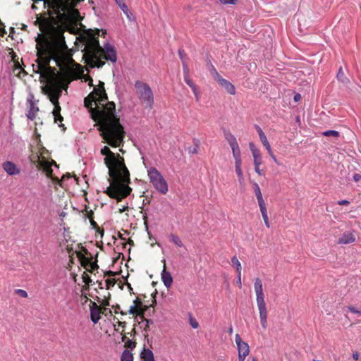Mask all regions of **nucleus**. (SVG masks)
Segmentation results:
<instances>
[{"mask_svg": "<svg viewBox=\"0 0 361 361\" xmlns=\"http://www.w3.org/2000/svg\"><path fill=\"white\" fill-rule=\"evenodd\" d=\"M128 209V206L126 205L123 206L122 208L119 209V213H123L125 211H127Z\"/></svg>", "mask_w": 361, "mask_h": 361, "instance_id": "nucleus-54", "label": "nucleus"}, {"mask_svg": "<svg viewBox=\"0 0 361 361\" xmlns=\"http://www.w3.org/2000/svg\"><path fill=\"white\" fill-rule=\"evenodd\" d=\"M147 309L148 306L143 305L142 302L139 298H136L133 301V305L130 307L128 313L132 315L137 314L140 318H143L144 314Z\"/></svg>", "mask_w": 361, "mask_h": 361, "instance_id": "nucleus-8", "label": "nucleus"}, {"mask_svg": "<svg viewBox=\"0 0 361 361\" xmlns=\"http://www.w3.org/2000/svg\"><path fill=\"white\" fill-rule=\"evenodd\" d=\"M256 130L258 133L259 137L261 136V135H265L262 128L259 126H256Z\"/></svg>", "mask_w": 361, "mask_h": 361, "instance_id": "nucleus-51", "label": "nucleus"}, {"mask_svg": "<svg viewBox=\"0 0 361 361\" xmlns=\"http://www.w3.org/2000/svg\"><path fill=\"white\" fill-rule=\"evenodd\" d=\"M162 262L164 263V266H163V270H162L161 274V281H162L163 283L164 284V286L167 288H170L173 283V277H172L171 273L166 270L165 259H163Z\"/></svg>", "mask_w": 361, "mask_h": 361, "instance_id": "nucleus-12", "label": "nucleus"}, {"mask_svg": "<svg viewBox=\"0 0 361 361\" xmlns=\"http://www.w3.org/2000/svg\"><path fill=\"white\" fill-rule=\"evenodd\" d=\"M38 111V108L35 107L33 104H31L30 109L27 114L29 119L33 120L35 118L36 113Z\"/></svg>", "mask_w": 361, "mask_h": 361, "instance_id": "nucleus-25", "label": "nucleus"}, {"mask_svg": "<svg viewBox=\"0 0 361 361\" xmlns=\"http://www.w3.org/2000/svg\"><path fill=\"white\" fill-rule=\"evenodd\" d=\"M135 88L141 103L146 107L152 109L154 104V96L150 87L147 83L136 81Z\"/></svg>", "mask_w": 361, "mask_h": 361, "instance_id": "nucleus-5", "label": "nucleus"}, {"mask_svg": "<svg viewBox=\"0 0 361 361\" xmlns=\"http://www.w3.org/2000/svg\"><path fill=\"white\" fill-rule=\"evenodd\" d=\"M235 172L237 173L238 178V182L240 185H243L244 183L245 179L243 173V170L240 167H235Z\"/></svg>", "mask_w": 361, "mask_h": 361, "instance_id": "nucleus-28", "label": "nucleus"}, {"mask_svg": "<svg viewBox=\"0 0 361 361\" xmlns=\"http://www.w3.org/2000/svg\"><path fill=\"white\" fill-rule=\"evenodd\" d=\"M353 358L355 360H358L359 358H360V354L357 352L353 353Z\"/></svg>", "mask_w": 361, "mask_h": 361, "instance_id": "nucleus-52", "label": "nucleus"}, {"mask_svg": "<svg viewBox=\"0 0 361 361\" xmlns=\"http://www.w3.org/2000/svg\"><path fill=\"white\" fill-rule=\"evenodd\" d=\"M353 180H354V181H355V182H358V181H360V180H361V175H360V174H359V173H355V174H354V176H353Z\"/></svg>", "mask_w": 361, "mask_h": 361, "instance_id": "nucleus-48", "label": "nucleus"}, {"mask_svg": "<svg viewBox=\"0 0 361 361\" xmlns=\"http://www.w3.org/2000/svg\"><path fill=\"white\" fill-rule=\"evenodd\" d=\"M355 241V237L351 232H346L342 234L338 240V244H350Z\"/></svg>", "mask_w": 361, "mask_h": 361, "instance_id": "nucleus-16", "label": "nucleus"}, {"mask_svg": "<svg viewBox=\"0 0 361 361\" xmlns=\"http://www.w3.org/2000/svg\"><path fill=\"white\" fill-rule=\"evenodd\" d=\"M258 204L259 207V209H260L264 224H265L266 227L269 228H270V224L269 221V217H268V214H267L265 202L258 203Z\"/></svg>", "mask_w": 361, "mask_h": 361, "instance_id": "nucleus-18", "label": "nucleus"}, {"mask_svg": "<svg viewBox=\"0 0 361 361\" xmlns=\"http://www.w3.org/2000/svg\"><path fill=\"white\" fill-rule=\"evenodd\" d=\"M338 204L339 205H348L350 204V202L348 200H340L338 202Z\"/></svg>", "mask_w": 361, "mask_h": 361, "instance_id": "nucleus-50", "label": "nucleus"}, {"mask_svg": "<svg viewBox=\"0 0 361 361\" xmlns=\"http://www.w3.org/2000/svg\"><path fill=\"white\" fill-rule=\"evenodd\" d=\"M233 327H232V326H231L228 328V333L229 334H233Z\"/></svg>", "mask_w": 361, "mask_h": 361, "instance_id": "nucleus-58", "label": "nucleus"}, {"mask_svg": "<svg viewBox=\"0 0 361 361\" xmlns=\"http://www.w3.org/2000/svg\"><path fill=\"white\" fill-rule=\"evenodd\" d=\"M142 361H154V354L152 350L149 349H144L141 353Z\"/></svg>", "mask_w": 361, "mask_h": 361, "instance_id": "nucleus-19", "label": "nucleus"}, {"mask_svg": "<svg viewBox=\"0 0 361 361\" xmlns=\"http://www.w3.org/2000/svg\"><path fill=\"white\" fill-rule=\"evenodd\" d=\"M61 107L56 106L53 110V115L54 116V121L56 123H61L63 121V117L60 114Z\"/></svg>", "mask_w": 361, "mask_h": 361, "instance_id": "nucleus-23", "label": "nucleus"}, {"mask_svg": "<svg viewBox=\"0 0 361 361\" xmlns=\"http://www.w3.org/2000/svg\"><path fill=\"white\" fill-rule=\"evenodd\" d=\"M143 219H144V220L146 221L147 216L145 215V216H143Z\"/></svg>", "mask_w": 361, "mask_h": 361, "instance_id": "nucleus-63", "label": "nucleus"}, {"mask_svg": "<svg viewBox=\"0 0 361 361\" xmlns=\"http://www.w3.org/2000/svg\"><path fill=\"white\" fill-rule=\"evenodd\" d=\"M348 309L350 312H352L353 314H359L360 316H361V306L358 308H355L353 306H349V307H348Z\"/></svg>", "mask_w": 361, "mask_h": 361, "instance_id": "nucleus-34", "label": "nucleus"}, {"mask_svg": "<svg viewBox=\"0 0 361 361\" xmlns=\"http://www.w3.org/2000/svg\"><path fill=\"white\" fill-rule=\"evenodd\" d=\"M183 66L184 75L186 73L188 74L189 69H188V65L185 63V62H183Z\"/></svg>", "mask_w": 361, "mask_h": 361, "instance_id": "nucleus-49", "label": "nucleus"}, {"mask_svg": "<svg viewBox=\"0 0 361 361\" xmlns=\"http://www.w3.org/2000/svg\"><path fill=\"white\" fill-rule=\"evenodd\" d=\"M313 361H321V360H313Z\"/></svg>", "mask_w": 361, "mask_h": 361, "instance_id": "nucleus-64", "label": "nucleus"}, {"mask_svg": "<svg viewBox=\"0 0 361 361\" xmlns=\"http://www.w3.org/2000/svg\"><path fill=\"white\" fill-rule=\"evenodd\" d=\"M41 28L45 32V35H39L35 39L37 63L33 65V69L47 83L44 90L50 102L54 107L60 106L59 99L62 92V87L58 81L55 70L49 66L51 60L53 59L56 66L71 78H77L83 71L81 66L75 63L71 54L67 51L68 47L61 37V32L51 28L47 22L44 23Z\"/></svg>", "mask_w": 361, "mask_h": 361, "instance_id": "nucleus-1", "label": "nucleus"}, {"mask_svg": "<svg viewBox=\"0 0 361 361\" xmlns=\"http://www.w3.org/2000/svg\"><path fill=\"white\" fill-rule=\"evenodd\" d=\"M123 13L126 14V17L128 18V19L130 21H134L135 20V18H134L133 13L129 10V8L127 10V11H124Z\"/></svg>", "mask_w": 361, "mask_h": 361, "instance_id": "nucleus-40", "label": "nucleus"}, {"mask_svg": "<svg viewBox=\"0 0 361 361\" xmlns=\"http://www.w3.org/2000/svg\"><path fill=\"white\" fill-rule=\"evenodd\" d=\"M217 82L230 94L234 95L235 94V87L227 80L221 78Z\"/></svg>", "mask_w": 361, "mask_h": 361, "instance_id": "nucleus-15", "label": "nucleus"}, {"mask_svg": "<svg viewBox=\"0 0 361 361\" xmlns=\"http://www.w3.org/2000/svg\"><path fill=\"white\" fill-rule=\"evenodd\" d=\"M88 80H89V85H92V81H93L92 79V78H89Z\"/></svg>", "mask_w": 361, "mask_h": 361, "instance_id": "nucleus-61", "label": "nucleus"}, {"mask_svg": "<svg viewBox=\"0 0 361 361\" xmlns=\"http://www.w3.org/2000/svg\"><path fill=\"white\" fill-rule=\"evenodd\" d=\"M15 293L22 298H26L28 296L27 293L23 289L15 290Z\"/></svg>", "mask_w": 361, "mask_h": 361, "instance_id": "nucleus-35", "label": "nucleus"}, {"mask_svg": "<svg viewBox=\"0 0 361 361\" xmlns=\"http://www.w3.org/2000/svg\"><path fill=\"white\" fill-rule=\"evenodd\" d=\"M249 145H250V149H251V150H252V149H256V148L255 147V145H254V144H253V143L250 142V143L249 144Z\"/></svg>", "mask_w": 361, "mask_h": 361, "instance_id": "nucleus-60", "label": "nucleus"}, {"mask_svg": "<svg viewBox=\"0 0 361 361\" xmlns=\"http://www.w3.org/2000/svg\"><path fill=\"white\" fill-rule=\"evenodd\" d=\"M133 356L130 351L125 350L121 355V361H133Z\"/></svg>", "mask_w": 361, "mask_h": 361, "instance_id": "nucleus-26", "label": "nucleus"}, {"mask_svg": "<svg viewBox=\"0 0 361 361\" xmlns=\"http://www.w3.org/2000/svg\"><path fill=\"white\" fill-rule=\"evenodd\" d=\"M323 135L326 137H329V136L338 137L339 133L336 130H326L323 133Z\"/></svg>", "mask_w": 361, "mask_h": 361, "instance_id": "nucleus-32", "label": "nucleus"}, {"mask_svg": "<svg viewBox=\"0 0 361 361\" xmlns=\"http://www.w3.org/2000/svg\"><path fill=\"white\" fill-rule=\"evenodd\" d=\"M252 154L254 159V165H261L262 156L259 151L257 149H252Z\"/></svg>", "mask_w": 361, "mask_h": 361, "instance_id": "nucleus-20", "label": "nucleus"}, {"mask_svg": "<svg viewBox=\"0 0 361 361\" xmlns=\"http://www.w3.org/2000/svg\"><path fill=\"white\" fill-rule=\"evenodd\" d=\"M157 294V291L155 290L154 292L152 294V296L153 298V300H152V304L150 305L151 307H154L156 304H157V300H156V295Z\"/></svg>", "mask_w": 361, "mask_h": 361, "instance_id": "nucleus-45", "label": "nucleus"}, {"mask_svg": "<svg viewBox=\"0 0 361 361\" xmlns=\"http://www.w3.org/2000/svg\"><path fill=\"white\" fill-rule=\"evenodd\" d=\"M145 321H146V322H147V325H148L149 324H152V322L151 320H149V319H145Z\"/></svg>", "mask_w": 361, "mask_h": 361, "instance_id": "nucleus-62", "label": "nucleus"}, {"mask_svg": "<svg viewBox=\"0 0 361 361\" xmlns=\"http://www.w3.org/2000/svg\"><path fill=\"white\" fill-rule=\"evenodd\" d=\"M235 341L238 349V361H245L250 353L249 345L242 340L238 334L235 336Z\"/></svg>", "mask_w": 361, "mask_h": 361, "instance_id": "nucleus-7", "label": "nucleus"}, {"mask_svg": "<svg viewBox=\"0 0 361 361\" xmlns=\"http://www.w3.org/2000/svg\"><path fill=\"white\" fill-rule=\"evenodd\" d=\"M300 99H301V95L300 94H296L294 96V101L295 102H298Z\"/></svg>", "mask_w": 361, "mask_h": 361, "instance_id": "nucleus-56", "label": "nucleus"}, {"mask_svg": "<svg viewBox=\"0 0 361 361\" xmlns=\"http://www.w3.org/2000/svg\"><path fill=\"white\" fill-rule=\"evenodd\" d=\"M178 54H179V56H180V58L181 61H182L183 62H185V61H183V56H184V52H183V51H182V50H179V51H178Z\"/></svg>", "mask_w": 361, "mask_h": 361, "instance_id": "nucleus-55", "label": "nucleus"}, {"mask_svg": "<svg viewBox=\"0 0 361 361\" xmlns=\"http://www.w3.org/2000/svg\"><path fill=\"white\" fill-rule=\"evenodd\" d=\"M2 168L9 176H16L20 173V169L13 162L10 161H4L2 164Z\"/></svg>", "mask_w": 361, "mask_h": 361, "instance_id": "nucleus-11", "label": "nucleus"}, {"mask_svg": "<svg viewBox=\"0 0 361 361\" xmlns=\"http://www.w3.org/2000/svg\"><path fill=\"white\" fill-rule=\"evenodd\" d=\"M90 223L93 226H97L96 222L92 219H90Z\"/></svg>", "mask_w": 361, "mask_h": 361, "instance_id": "nucleus-59", "label": "nucleus"}, {"mask_svg": "<svg viewBox=\"0 0 361 361\" xmlns=\"http://www.w3.org/2000/svg\"><path fill=\"white\" fill-rule=\"evenodd\" d=\"M337 78L343 83H348L349 82V80L345 76L342 67H341L338 71Z\"/></svg>", "mask_w": 361, "mask_h": 361, "instance_id": "nucleus-27", "label": "nucleus"}, {"mask_svg": "<svg viewBox=\"0 0 361 361\" xmlns=\"http://www.w3.org/2000/svg\"><path fill=\"white\" fill-rule=\"evenodd\" d=\"M190 324L193 329H197L199 326L198 322L192 317L190 319Z\"/></svg>", "mask_w": 361, "mask_h": 361, "instance_id": "nucleus-42", "label": "nucleus"}, {"mask_svg": "<svg viewBox=\"0 0 361 361\" xmlns=\"http://www.w3.org/2000/svg\"><path fill=\"white\" fill-rule=\"evenodd\" d=\"M254 288L257 296V302L265 301V296L263 292L262 283L259 278H256L255 279Z\"/></svg>", "mask_w": 361, "mask_h": 361, "instance_id": "nucleus-13", "label": "nucleus"}, {"mask_svg": "<svg viewBox=\"0 0 361 361\" xmlns=\"http://www.w3.org/2000/svg\"><path fill=\"white\" fill-rule=\"evenodd\" d=\"M114 284H115V280L114 279H108L106 280V289H109L111 287L114 286Z\"/></svg>", "mask_w": 361, "mask_h": 361, "instance_id": "nucleus-38", "label": "nucleus"}, {"mask_svg": "<svg viewBox=\"0 0 361 361\" xmlns=\"http://www.w3.org/2000/svg\"><path fill=\"white\" fill-rule=\"evenodd\" d=\"M235 167H240L242 164L241 157L235 158Z\"/></svg>", "mask_w": 361, "mask_h": 361, "instance_id": "nucleus-44", "label": "nucleus"}, {"mask_svg": "<svg viewBox=\"0 0 361 361\" xmlns=\"http://www.w3.org/2000/svg\"><path fill=\"white\" fill-rule=\"evenodd\" d=\"M259 166H260V165H257H257H255V172H256L258 175H259V176H262V175H263V172H262V170H261V169H259Z\"/></svg>", "mask_w": 361, "mask_h": 361, "instance_id": "nucleus-46", "label": "nucleus"}, {"mask_svg": "<svg viewBox=\"0 0 361 361\" xmlns=\"http://www.w3.org/2000/svg\"><path fill=\"white\" fill-rule=\"evenodd\" d=\"M192 90V92L195 94L196 102H199L200 99V92L199 90L198 87L196 85H194L190 87Z\"/></svg>", "mask_w": 361, "mask_h": 361, "instance_id": "nucleus-30", "label": "nucleus"}, {"mask_svg": "<svg viewBox=\"0 0 361 361\" xmlns=\"http://www.w3.org/2000/svg\"><path fill=\"white\" fill-rule=\"evenodd\" d=\"M83 57L87 65L91 68H101L106 61L115 63L117 61V53L115 47L106 44L102 47L99 45L98 37L93 35H87L85 38V48Z\"/></svg>", "mask_w": 361, "mask_h": 361, "instance_id": "nucleus-4", "label": "nucleus"}, {"mask_svg": "<svg viewBox=\"0 0 361 361\" xmlns=\"http://www.w3.org/2000/svg\"><path fill=\"white\" fill-rule=\"evenodd\" d=\"M39 166L46 173L48 177L52 178L51 163L44 159H39Z\"/></svg>", "mask_w": 361, "mask_h": 361, "instance_id": "nucleus-17", "label": "nucleus"}, {"mask_svg": "<svg viewBox=\"0 0 361 361\" xmlns=\"http://www.w3.org/2000/svg\"><path fill=\"white\" fill-rule=\"evenodd\" d=\"M82 278L83 282L87 286H89L90 283L92 282V279H90V276L85 272L83 273Z\"/></svg>", "mask_w": 361, "mask_h": 361, "instance_id": "nucleus-36", "label": "nucleus"}, {"mask_svg": "<svg viewBox=\"0 0 361 361\" xmlns=\"http://www.w3.org/2000/svg\"><path fill=\"white\" fill-rule=\"evenodd\" d=\"M211 74L216 82H218L222 78L214 68H212Z\"/></svg>", "mask_w": 361, "mask_h": 361, "instance_id": "nucleus-37", "label": "nucleus"}, {"mask_svg": "<svg viewBox=\"0 0 361 361\" xmlns=\"http://www.w3.org/2000/svg\"><path fill=\"white\" fill-rule=\"evenodd\" d=\"M221 4H235L238 0H219Z\"/></svg>", "mask_w": 361, "mask_h": 361, "instance_id": "nucleus-41", "label": "nucleus"}, {"mask_svg": "<svg viewBox=\"0 0 361 361\" xmlns=\"http://www.w3.org/2000/svg\"><path fill=\"white\" fill-rule=\"evenodd\" d=\"M85 106L89 109L92 118L97 122L99 130L105 142L113 147L123 143L126 132L116 114V105L109 102L104 83L99 85L84 99Z\"/></svg>", "mask_w": 361, "mask_h": 361, "instance_id": "nucleus-2", "label": "nucleus"}, {"mask_svg": "<svg viewBox=\"0 0 361 361\" xmlns=\"http://www.w3.org/2000/svg\"><path fill=\"white\" fill-rule=\"evenodd\" d=\"M87 217L91 219H92V215H93V212L92 210H90V212H87Z\"/></svg>", "mask_w": 361, "mask_h": 361, "instance_id": "nucleus-57", "label": "nucleus"}, {"mask_svg": "<svg viewBox=\"0 0 361 361\" xmlns=\"http://www.w3.org/2000/svg\"><path fill=\"white\" fill-rule=\"evenodd\" d=\"M90 266L91 267V269L92 270H94V269H98V265L97 264V263H90Z\"/></svg>", "mask_w": 361, "mask_h": 361, "instance_id": "nucleus-53", "label": "nucleus"}, {"mask_svg": "<svg viewBox=\"0 0 361 361\" xmlns=\"http://www.w3.org/2000/svg\"><path fill=\"white\" fill-rule=\"evenodd\" d=\"M169 238H170V240L173 243H174L176 246H178L179 247H181L183 246V243L182 240L178 235H174V234H171Z\"/></svg>", "mask_w": 361, "mask_h": 361, "instance_id": "nucleus-24", "label": "nucleus"}, {"mask_svg": "<svg viewBox=\"0 0 361 361\" xmlns=\"http://www.w3.org/2000/svg\"><path fill=\"white\" fill-rule=\"evenodd\" d=\"M253 186L258 203L264 202V200L263 199L259 185L257 183H254Z\"/></svg>", "mask_w": 361, "mask_h": 361, "instance_id": "nucleus-22", "label": "nucleus"}, {"mask_svg": "<svg viewBox=\"0 0 361 361\" xmlns=\"http://www.w3.org/2000/svg\"><path fill=\"white\" fill-rule=\"evenodd\" d=\"M226 139L228 141L231 149L233 158H239L241 157V152L236 140V138L231 133H228L226 135Z\"/></svg>", "mask_w": 361, "mask_h": 361, "instance_id": "nucleus-9", "label": "nucleus"}, {"mask_svg": "<svg viewBox=\"0 0 361 361\" xmlns=\"http://www.w3.org/2000/svg\"><path fill=\"white\" fill-rule=\"evenodd\" d=\"M184 81L190 87L195 85L192 80V79L190 78L189 74L187 73L184 75Z\"/></svg>", "mask_w": 361, "mask_h": 361, "instance_id": "nucleus-33", "label": "nucleus"}, {"mask_svg": "<svg viewBox=\"0 0 361 361\" xmlns=\"http://www.w3.org/2000/svg\"><path fill=\"white\" fill-rule=\"evenodd\" d=\"M231 262L232 267L235 269L237 274H241V272H242L241 263L240 262V261L238 260V259L237 258L236 256H233L231 258Z\"/></svg>", "mask_w": 361, "mask_h": 361, "instance_id": "nucleus-21", "label": "nucleus"}, {"mask_svg": "<svg viewBox=\"0 0 361 361\" xmlns=\"http://www.w3.org/2000/svg\"><path fill=\"white\" fill-rule=\"evenodd\" d=\"M236 283L240 288L242 287L241 274H238Z\"/></svg>", "mask_w": 361, "mask_h": 361, "instance_id": "nucleus-47", "label": "nucleus"}, {"mask_svg": "<svg viewBox=\"0 0 361 361\" xmlns=\"http://www.w3.org/2000/svg\"><path fill=\"white\" fill-rule=\"evenodd\" d=\"M259 139L261 142H262L263 145L265 147L267 151H270L271 146L269 145V142L267 138V136L265 135H261L259 137Z\"/></svg>", "mask_w": 361, "mask_h": 361, "instance_id": "nucleus-29", "label": "nucleus"}, {"mask_svg": "<svg viewBox=\"0 0 361 361\" xmlns=\"http://www.w3.org/2000/svg\"><path fill=\"white\" fill-rule=\"evenodd\" d=\"M259 313V318H260V323L263 329H266L267 327V310L266 307L265 301L263 302H257Z\"/></svg>", "mask_w": 361, "mask_h": 361, "instance_id": "nucleus-10", "label": "nucleus"}, {"mask_svg": "<svg viewBox=\"0 0 361 361\" xmlns=\"http://www.w3.org/2000/svg\"><path fill=\"white\" fill-rule=\"evenodd\" d=\"M90 308L91 320L94 324H97L101 318L102 309L95 302H92Z\"/></svg>", "mask_w": 361, "mask_h": 361, "instance_id": "nucleus-14", "label": "nucleus"}, {"mask_svg": "<svg viewBox=\"0 0 361 361\" xmlns=\"http://www.w3.org/2000/svg\"><path fill=\"white\" fill-rule=\"evenodd\" d=\"M117 5L120 7L123 12L127 11L128 9L127 5L125 4L123 0H116Z\"/></svg>", "mask_w": 361, "mask_h": 361, "instance_id": "nucleus-31", "label": "nucleus"}, {"mask_svg": "<svg viewBox=\"0 0 361 361\" xmlns=\"http://www.w3.org/2000/svg\"><path fill=\"white\" fill-rule=\"evenodd\" d=\"M101 154L105 156L104 163L109 169V186L106 193L117 202L126 197L132 191L128 186L130 173L125 165L124 159L119 154L112 152L107 146L101 149Z\"/></svg>", "mask_w": 361, "mask_h": 361, "instance_id": "nucleus-3", "label": "nucleus"}, {"mask_svg": "<svg viewBox=\"0 0 361 361\" xmlns=\"http://www.w3.org/2000/svg\"><path fill=\"white\" fill-rule=\"evenodd\" d=\"M135 342L131 341V340H128L126 343H125V345L126 347H127L128 348H130V349H133L135 348Z\"/></svg>", "mask_w": 361, "mask_h": 361, "instance_id": "nucleus-39", "label": "nucleus"}, {"mask_svg": "<svg viewBox=\"0 0 361 361\" xmlns=\"http://www.w3.org/2000/svg\"><path fill=\"white\" fill-rule=\"evenodd\" d=\"M268 153H269V154L270 155V157H271V159L274 161V162H275L276 164H277L278 165H279L280 164H279V162L278 161V160H277V159H276V156L274 154V153H273V152H272L271 149H270V151H268Z\"/></svg>", "mask_w": 361, "mask_h": 361, "instance_id": "nucleus-43", "label": "nucleus"}, {"mask_svg": "<svg viewBox=\"0 0 361 361\" xmlns=\"http://www.w3.org/2000/svg\"><path fill=\"white\" fill-rule=\"evenodd\" d=\"M147 175L150 183L154 188L162 195L167 193L169 190L168 184L161 173L154 167L147 170Z\"/></svg>", "mask_w": 361, "mask_h": 361, "instance_id": "nucleus-6", "label": "nucleus"}]
</instances>
